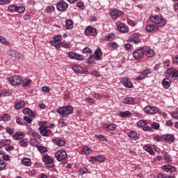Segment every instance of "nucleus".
Masks as SVG:
<instances>
[{
  "label": "nucleus",
  "mask_w": 178,
  "mask_h": 178,
  "mask_svg": "<svg viewBox=\"0 0 178 178\" xmlns=\"http://www.w3.org/2000/svg\"><path fill=\"white\" fill-rule=\"evenodd\" d=\"M149 20L154 23L157 27H165L168 23V20L163 17V15H154L149 17Z\"/></svg>",
  "instance_id": "f257e3e1"
},
{
  "label": "nucleus",
  "mask_w": 178,
  "mask_h": 178,
  "mask_svg": "<svg viewBox=\"0 0 178 178\" xmlns=\"http://www.w3.org/2000/svg\"><path fill=\"white\" fill-rule=\"evenodd\" d=\"M73 106L68 105L65 106L60 107L57 111V113L62 116V118H67L69 115H72L73 113Z\"/></svg>",
  "instance_id": "f03ea898"
},
{
  "label": "nucleus",
  "mask_w": 178,
  "mask_h": 178,
  "mask_svg": "<svg viewBox=\"0 0 178 178\" xmlns=\"http://www.w3.org/2000/svg\"><path fill=\"white\" fill-rule=\"evenodd\" d=\"M144 47H138L132 53V56L136 60H140L144 58Z\"/></svg>",
  "instance_id": "7ed1b4c3"
},
{
  "label": "nucleus",
  "mask_w": 178,
  "mask_h": 178,
  "mask_svg": "<svg viewBox=\"0 0 178 178\" xmlns=\"http://www.w3.org/2000/svg\"><path fill=\"white\" fill-rule=\"evenodd\" d=\"M42 161L44 163V165L47 168H54L55 166V163H54V159L51 158L49 155L44 154L42 157Z\"/></svg>",
  "instance_id": "20e7f679"
},
{
  "label": "nucleus",
  "mask_w": 178,
  "mask_h": 178,
  "mask_svg": "<svg viewBox=\"0 0 178 178\" xmlns=\"http://www.w3.org/2000/svg\"><path fill=\"white\" fill-rule=\"evenodd\" d=\"M22 80H23L22 76L19 75H14L13 76L9 78L8 81L11 86H20Z\"/></svg>",
  "instance_id": "39448f33"
},
{
  "label": "nucleus",
  "mask_w": 178,
  "mask_h": 178,
  "mask_svg": "<svg viewBox=\"0 0 178 178\" xmlns=\"http://www.w3.org/2000/svg\"><path fill=\"white\" fill-rule=\"evenodd\" d=\"M84 34L87 37L91 35L92 37H97L98 33L97 32V29L91 26H87L84 31Z\"/></svg>",
  "instance_id": "423d86ee"
},
{
  "label": "nucleus",
  "mask_w": 178,
  "mask_h": 178,
  "mask_svg": "<svg viewBox=\"0 0 178 178\" xmlns=\"http://www.w3.org/2000/svg\"><path fill=\"white\" fill-rule=\"evenodd\" d=\"M145 113H147L148 115H156L158 113L159 109H158L156 106H147L143 108Z\"/></svg>",
  "instance_id": "0eeeda50"
},
{
  "label": "nucleus",
  "mask_w": 178,
  "mask_h": 178,
  "mask_svg": "<svg viewBox=\"0 0 178 178\" xmlns=\"http://www.w3.org/2000/svg\"><path fill=\"white\" fill-rule=\"evenodd\" d=\"M60 41H62V35L58 34L53 38V40L50 41L51 45L55 48H59Z\"/></svg>",
  "instance_id": "6e6552de"
},
{
  "label": "nucleus",
  "mask_w": 178,
  "mask_h": 178,
  "mask_svg": "<svg viewBox=\"0 0 178 178\" xmlns=\"http://www.w3.org/2000/svg\"><path fill=\"white\" fill-rule=\"evenodd\" d=\"M55 156L59 162L60 161H63V159H66L67 158V153L65 150H58Z\"/></svg>",
  "instance_id": "1a4fd4ad"
},
{
  "label": "nucleus",
  "mask_w": 178,
  "mask_h": 178,
  "mask_svg": "<svg viewBox=\"0 0 178 178\" xmlns=\"http://www.w3.org/2000/svg\"><path fill=\"white\" fill-rule=\"evenodd\" d=\"M140 37L141 35H140L138 33H136L131 35L129 40L130 42H134V44H140V41H141Z\"/></svg>",
  "instance_id": "9d476101"
},
{
  "label": "nucleus",
  "mask_w": 178,
  "mask_h": 178,
  "mask_svg": "<svg viewBox=\"0 0 178 178\" xmlns=\"http://www.w3.org/2000/svg\"><path fill=\"white\" fill-rule=\"evenodd\" d=\"M104 54L102 53V50L101 48L98 47L94 52L93 54H91V56H93V59L95 60H102V55Z\"/></svg>",
  "instance_id": "9b49d317"
},
{
  "label": "nucleus",
  "mask_w": 178,
  "mask_h": 178,
  "mask_svg": "<svg viewBox=\"0 0 178 178\" xmlns=\"http://www.w3.org/2000/svg\"><path fill=\"white\" fill-rule=\"evenodd\" d=\"M56 8L58 10L62 12L63 10H67V8H69V5L65 1L61 0L57 3Z\"/></svg>",
  "instance_id": "f8f14e48"
},
{
  "label": "nucleus",
  "mask_w": 178,
  "mask_h": 178,
  "mask_svg": "<svg viewBox=\"0 0 178 178\" xmlns=\"http://www.w3.org/2000/svg\"><path fill=\"white\" fill-rule=\"evenodd\" d=\"M110 13L112 19H118V17H120L124 13L118 8H113Z\"/></svg>",
  "instance_id": "ddd939ff"
},
{
  "label": "nucleus",
  "mask_w": 178,
  "mask_h": 178,
  "mask_svg": "<svg viewBox=\"0 0 178 178\" xmlns=\"http://www.w3.org/2000/svg\"><path fill=\"white\" fill-rule=\"evenodd\" d=\"M143 48L145 49H143L144 54H145L147 58H152L155 56V51H154V49L149 48L148 46H144Z\"/></svg>",
  "instance_id": "4468645a"
},
{
  "label": "nucleus",
  "mask_w": 178,
  "mask_h": 178,
  "mask_svg": "<svg viewBox=\"0 0 178 178\" xmlns=\"http://www.w3.org/2000/svg\"><path fill=\"white\" fill-rule=\"evenodd\" d=\"M39 131L43 137H49L51 136V134L52 133V131L51 129H48L47 127H39Z\"/></svg>",
  "instance_id": "2eb2a0df"
},
{
  "label": "nucleus",
  "mask_w": 178,
  "mask_h": 178,
  "mask_svg": "<svg viewBox=\"0 0 178 178\" xmlns=\"http://www.w3.org/2000/svg\"><path fill=\"white\" fill-rule=\"evenodd\" d=\"M8 54L9 56H11V58H17V59L22 58L23 55H22L19 51H17L16 49H11L8 51Z\"/></svg>",
  "instance_id": "dca6fc26"
},
{
  "label": "nucleus",
  "mask_w": 178,
  "mask_h": 178,
  "mask_svg": "<svg viewBox=\"0 0 178 178\" xmlns=\"http://www.w3.org/2000/svg\"><path fill=\"white\" fill-rule=\"evenodd\" d=\"M68 55L71 59H75L76 60H83L84 59L81 54H78L74 51H70Z\"/></svg>",
  "instance_id": "f3484780"
},
{
  "label": "nucleus",
  "mask_w": 178,
  "mask_h": 178,
  "mask_svg": "<svg viewBox=\"0 0 178 178\" xmlns=\"http://www.w3.org/2000/svg\"><path fill=\"white\" fill-rule=\"evenodd\" d=\"M121 83L124 84L126 88H133V83H131V80H130L128 77H124L121 79Z\"/></svg>",
  "instance_id": "a211bd4d"
},
{
  "label": "nucleus",
  "mask_w": 178,
  "mask_h": 178,
  "mask_svg": "<svg viewBox=\"0 0 178 178\" xmlns=\"http://www.w3.org/2000/svg\"><path fill=\"white\" fill-rule=\"evenodd\" d=\"M117 29L120 33L124 34L126 33H129V26L124 23H120L118 25Z\"/></svg>",
  "instance_id": "6ab92c4d"
},
{
  "label": "nucleus",
  "mask_w": 178,
  "mask_h": 178,
  "mask_svg": "<svg viewBox=\"0 0 178 178\" xmlns=\"http://www.w3.org/2000/svg\"><path fill=\"white\" fill-rule=\"evenodd\" d=\"M72 69L74 73H78L79 74H84V73L86 74L84 68L79 65H73Z\"/></svg>",
  "instance_id": "aec40b11"
},
{
  "label": "nucleus",
  "mask_w": 178,
  "mask_h": 178,
  "mask_svg": "<svg viewBox=\"0 0 178 178\" xmlns=\"http://www.w3.org/2000/svg\"><path fill=\"white\" fill-rule=\"evenodd\" d=\"M145 29L147 33H156V31L159 30L158 26L154 24H148L146 26Z\"/></svg>",
  "instance_id": "412c9836"
},
{
  "label": "nucleus",
  "mask_w": 178,
  "mask_h": 178,
  "mask_svg": "<svg viewBox=\"0 0 178 178\" xmlns=\"http://www.w3.org/2000/svg\"><path fill=\"white\" fill-rule=\"evenodd\" d=\"M13 140H15L16 141H17L19 140H23V138H24V134L22 131H17L13 136Z\"/></svg>",
  "instance_id": "4be33fe9"
},
{
  "label": "nucleus",
  "mask_w": 178,
  "mask_h": 178,
  "mask_svg": "<svg viewBox=\"0 0 178 178\" xmlns=\"http://www.w3.org/2000/svg\"><path fill=\"white\" fill-rule=\"evenodd\" d=\"M128 137H129V138H131V140H134L135 141L140 138V136H138V134H137L136 131H131L128 134Z\"/></svg>",
  "instance_id": "5701e85b"
},
{
  "label": "nucleus",
  "mask_w": 178,
  "mask_h": 178,
  "mask_svg": "<svg viewBox=\"0 0 178 178\" xmlns=\"http://www.w3.org/2000/svg\"><path fill=\"white\" fill-rule=\"evenodd\" d=\"M163 169L165 172H170V173H175L176 172V167L170 165H164Z\"/></svg>",
  "instance_id": "b1692460"
},
{
  "label": "nucleus",
  "mask_w": 178,
  "mask_h": 178,
  "mask_svg": "<svg viewBox=\"0 0 178 178\" xmlns=\"http://www.w3.org/2000/svg\"><path fill=\"white\" fill-rule=\"evenodd\" d=\"M26 105V102L24 101H20V102H15V105H14V108L15 109H22L23 108H24Z\"/></svg>",
  "instance_id": "393cba45"
},
{
  "label": "nucleus",
  "mask_w": 178,
  "mask_h": 178,
  "mask_svg": "<svg viewBox=\"0 0 178 178\" xmlns=\"http://www.w3.org/2000/svg\"><path fill=\"white\" fill-rule=\"evenodd\" d=\"M161 83L165 90H168V88L170 87V79H169L168 78L164 79Z\"/></svg>",
  "instance_id": "a878e982"
},
{
  "label": "nucleus",
  "mask_w": 178,
  "mask_h": 178,
  "mask_svg": "<svg viewBox=\"0 0 178 178\" xmlns=\"http://www.w3.org/2000/svg\"><path fill=\"white\" fill-rule=\"evenodd\" d=\"M163 138L167 143H173L175 141V135H164Z\"/></svg>",
  "instance_id": "bb28decb"
},
{
  "label": "nucleus",
  "mask_w": 178,
  "mask_h": 178,
  "mask_svg": "<svg viewBox=\"0 0 178 178\" xmlns=\"http://www.w3.org/2000/svg\"><path fill=\"white\" fill-rule=\"evenodd\" d=\"M54 143L56 145H57V147H65L66 144V142H65V140L58 138L54 140Z\"/></svg>",
  "instance_id": "cd10ccee"
},
{
  "label": "nucleus",
  "mask_w": 178,
  "mask_h": 178,
  "mask_svg": "<svg viewBox=\"0 0 178 178\" xmlns=\"http://www.w3.org/2000/svg\"><path fill=\"white\" fill-rule=\"evenodd\" d=\"M21 163L24 166H31V160L29 158H24L21 161Z\"/></svg>",
  "instance_id": "c85d7f7f"
},
{
  "label": "nucleus",
  "mask_w": 178,
  "mask_h": 178,
  "mask_svg": "<svg viewBox=\"0 0 178 178\" xmlns=\"http://www.w3.org/2000/svg\"><path fill=\"white\" fill-rule=\"evenodd\" d=\"M91 152H92V149H91V148H90L88 146H86L85 147H83V150L81 151V154L83 155H90V154H91Z\"/></svg>",
  "instance_id": "c756f323"
},
{
  "label": "nucleus",
  "mask_w": 178,
  "mask_h": 178,
  "mask_svg": "<svg viewBox=\"0 0 178 178\" xmlns=\"http://www.w3.org/2000/svg\"><path fill=\"white\" fill-rule=\"evenodd\" d=\"M118 116H120V118H130V116H131V113L128 111L120 112Z\"/></svg>",
  "instance_id": "7c9ffc66"
},
{
  "label": "nucleus",
  "mask_w": 178,
  "mask_h": 178,
  "mask_svg": "<svg viewBox=\"0 0 178 178\" xmlns=\"http://www.w3.org/2000/svg\"><path fill=\"white\" fill-rule=\"evenodd\" d=\"M73 20L72 19H67L65 22V26H66V29L67 30H72V29H73Z\"/></svg>",
  "instance_id": "2f4dec72"
},
{
  "label": "nucleus",
  "mask_w": 178,
  "mask_h": 178,
  "mask_svg": "<svg viewBox=\"0 0 178 178\" xmlns=\"http://www.w3.org/2000/svg\"><path fill=\"white\" fill-rule=\"evenodd\" d=\"M143 149H145V151H147V152H149L150 155H155V152H154L152 147H151V146L148 145H145L143 147Z\"/></svg>",
  "instance_id": "473e14b6"
},
{
  "label": "nucleus",
  "mask_w": 178,
  "mask_h": 178,
  "mask_svg": "<svg viewBox=\"0 0 178 178\" xmlns=\"http://www.w3.org/2000/svg\"><path fill=\"white\" fill-rule=\"evenodd\" d=\"M122 102H123V104L131 105V104H134V98L126 97L122 100Z\"/></svg>",
  "instance_id": "72a5a7b5"
},
{
  "label": "nucleus",
  "mask_w": 178,
  "mask_h": 178,
  "mask_svg": "<svg viewBox=\"0 0 178 178\" xmlns=\"http://www.w3.org/2000/svg\"><path fill=\"white\" fill-rule=\"evenodd\" d=\"M21 83L22 87H29L31 84V79H24Z\"/></svg>",
  "instance_id": "f704fd0d"
},
{
  "label": "nucleus",
  "mask_w": 178,
  "mask_h": 178,
  "mask_svg": "<svg viewBox=\"0 0 178 178\" xmlns=\"http://www.w3.org/2000/svg\"><path fill=\"white\" fill-rule=\"evenodd\" d=\"M106 161V157L104 155L96 156V161L102 163V162H105Z\"/></svg>",
  "instance_id": "c9c22d12"
},
{
  "label": "nucleus",
  "mask_w": 178,
  "mask_h": 178,
  "mask_svg": "<svg viewBox=\"0 0 178 178\" xmlns=\"http://www.w3.org/2000/svg\"><path fill=\"white\" fill-rule=\"evenodd\" d=\"M17 5H10L8 6V9L10 13H15L17 11Z\"/></svg>",
  "instance_id": "e433bc0d"
},
{
  "label": "nucleus",
  "mask_w": 178,
  "mask_h": 178,
  "mask_svg": "<svg viewBox=\"0 0 178 178\" xmlns=\"http://www.w3.org/2000/svg\"><path fill=\"white\" fill-rule=\"evenodd\" d=\"M104 40L108 42L113 41V40H115V33H109L107 36L105 37Z\"/></svg>",
  "instance_id": "4c0bfd02"
},
{
  "label": "nucleus",
  "mask_w": 178,
  "mask_h": 178,
  "mask_svg": "<svg viewBox=\"0 0 178 178\" xmlns=\"http://www.w3.org/2000/svg\"><path fill=\"white\" fill-rule=\"evenodd\" d=\"M3 97H12V90L4 89L2 92Z\"/></svg>",
  "instance_id": "58836bf2"
},
{
  "label": "nucleus",
  "mask_w": 178,
  "mask_h": 178,
  "mask_svg": "<svg viewBox=\"0 0 178 178\" xmlns=\"http://www.w3.org/2000/svg\"><path fill=\"white\" fill-rule=\"evenodd\" d=\"M0 44H3V45H6V47L10 45V42L7 41L3 36H0Z\"/></svg>",
  "instance_id": "ea45409f"
},
{
  "label": "nucleus",
  "mask_w": 178,
  "mask_h": 178,
  "mask_svg": "<svg viewBox=\"0 0 178 178\" xmlns=\"http://www.w3.org/2000/svg\"><path fill=\"white\" fill-rule=\"evenodd\" d=\"M116 127H118V126L116 125V124L111 123V124H109L106 127V129L107 130H110L111 131H113L116 130Z\"/></svg>",
  "instance_id": "a19ab883"
},
{
  "label": "nucleus",
  "mask_w": 178,
  "mask_h": 178,
  "mask_svg": "<svg viewBox=\"0 0 178 178\" xmlns=\"http://www.w3.org/2000/svg\"><path fill=\"white\" fill-rule=\"evenodd\" d=\"M151 73H152V70L151 68H145L142 72V74H143L145 77H148V74H151Z\"/></svg>",
  "instance_id": "79ce46f5"
},
{
  "label": "nucleus",
  "mask_w": 178,
  "mask_h": 178,
  "mask_svg": "<svg viewBox=\"0 0 178 178\" xmlns=\"http://www.w3.org/2000/svg\"><path fill=\"white\" fill-rule=\"evenodd\" d=\"M26 11V7L23 6H17V13H24V12Z\"/></svg>",
  "instance_id": "37998d69"
},
{
  "label": "nucleus",
  "mask_w": 178,
  "mask_h": 178,
  "mask_svg": "<svg viewBox=\"0 0 178 178\" xmlns=\"http://www.w3.org/2000/svg\"><path fill=\"white\" fill-rule=\"evenodd\" d=\"M29 144L32 146V147H38V140H37V139L35 138H32L29 141Z\"/></svg>",
  "instance_id": "c03bdc74"
},
{
  "label": "nucleus",
  "mask_w": 178,
  "mask_h": 178,
  "mask_svg": "<svg viewBox=\"0 0 178 178\" xmlns=\"http://www.w3.org/2000/svg\"><path fill=\"white\" fill-rule=\"evenodd\" d=\"M95 60L93 58V56H89L88 58V65H95L97 63H95Z\"/></svg>",
  "instance_id": "a18cd8bd"
},
{
  "label": "nucleus",
  "mask_w": 178,
  "mask_h": 178,
  "mask_svg": "<svg viewBox=\"0 0 178 178\" xmlns=\"http://www.w3.org/2000/svg\"><path fill=\"white\" fill-rule=\"evenodd\" d=\"M39 152H40V154H45V152H48V149H47V147H43V146H38L37 147Z\"/></svg>",
  "instance_id": "49530a36"
},
{
  "label": "nucleus",
  "mask_w": 178,
  "mask_h": 178,
  "mask_svg": "<svg viewBox=\"0 0 178 178\" xmlns=\"http://www.w3.org/2000/svg\"><path fill=\"white\" fill-rule=\"evenodd\" d=\"M164 159L168 163H172V158L170 157V154L166 152L164 156Z\"/></svg>",
  "instance_id": "de8ad7c7"
},
{
  "label": "nucleus",
  "mask_w": 178,
  "mask_h": 178,
  "mask_svg": "<svg viewBox=\"0 0 178 178\" xmlns=\"http://www.w3.org/2000/svg\"><path fill=\"white\" fill-rule=\"evenodd\" d=\"M147 124V121L140 120L137 122L138 127H144Z\"/></svg>",
  "instance_id": "09e8293b"
},
{
  "label": "nucleus",
  "mask_w": 178,
  "mask_h": 178,
  "mask_svg": "<svg viewBox=\"0 0 178 178\" xmlns=\"http://www.w3.org/2000/svg\"><path fill=\"white\" fill-rule=\"evenodd\" d=\"M79 173L81 176H83V175H86L88 173V169H87V168H82L79 170Z\"/></svg>",
  "instance_id": "8fccbe9b"
},
{
  "label": "nucleus",
  "mask_w": 178,
  "mask_h": 178,
  "mask_svg": "<svg viewBox=\"0 0 178 178\" xmlns=\"http://www.w3.org/2000/svg\"><path fill=\"white\" fill-rule=\"evenodd\" d=\"M3 119V122H9L10 120V115L6 113L3 116H1Z\"/></svg>",
  "instance_id": "3c124183"
},
{
  "label": "nucleus",
  "mask_w": 178,
  "mask_h": 178,
  "mask_svg": "<svg viewBox=\"0 0 178 178\" xmlns=\"http://www.w3.org/2000/svg\"><path fill=\"white\" fill-rule=\"evenodd\" d=\"M173 72H175V69L173 68L167 69L166 70L167 77H170V76H172V75L173 74Z\"/></svg>",
  "instance_id": "603ef678"
},
{
  "label": "nucleus",
  "mask_w": 178,
  "mask_h": 178,
  "mask_svg": "<svg viewBox=\"0 0 178 178\" xmlns=\"http://www.w3.org/2000/svg\"><path fill=\"white\" fill-rule=\"evenodd\" d=\"M171 77H172V79L174 80H177V79H178V70H177L174 69V71L172 72V75H171Z\"/></svg>",
  "instance_id": "864d4df0"
},
{
  "label": "nucleus",
  "mask_w": 178,
  "mask_h": 178,
  "mask_svg": "<svg viewBox=\"0 0 178 178\" xmlns=\"http://www.w3.org/2000/svg\"><path fill=\"white\" fill-rule=\"evenodd\" d=\"M42 91L46 94H49L51 88H49V86H43L42 87Z\"/></svg>",
  "instance_id": "5fc2aeb1"
},
{
  "label": "nucleus",
  "mask_w": 178,
  "mask_h": 178,
  "mask_svg": "<svg viewBox=\"0 0 178 178\" xmlns=\"http://www.w3.org/2000/svg\"><path fill=\"white\" fill-rule=\"evenodd\" d=\"M6 133H8V134H10V136H12V134H13L15 133V129L13 128H10V127H6Z\"/></svg>",
  "instance_id": "6e6d98bb"
},
{
  "label": "nucleus",
  "mask_w": 178,
  "mask_h": 178,
  "mask_svg": "<svg viewBox=\"0 0 178 178\" xmlns=\"http://www.w3.org/2000/svg\"><path fill=\"white\" fill-rule=\"evenodd\" d=\"M127 23H128L129 26H131V27H135V26H137V22L136 21L129 19Z\"/></svg>",
  "instance_id": "4d7b16f0"
},
{
  "label": "nucleus",
  "mask_w": 178,
  "mask_h": 178,
  "mask_svg": "<svg viewBox=\"0 0 178 178\" xmlns=\"http://www.w3.org/2000/svg\"><path fill=\"white\" fill-rule=\"evenodd\" d=\"M6 168V165L5 164V161L3 160L0 159V170H3Z\"/></svg>",
  "instance_id": "13d9d810"
},
{
  "label": "nucleus",
  "mask_w": 178,
  "mask_h": 178,
  "mask_svg": "<svg viewBox=\"0 0 178 178\" xmlns=\"http://www.w3.org/2000/svg\"><path fill=\"white\" fill-rule=\"evenodd\" d=\"M85 101L86 102H88V104H95V99H92V98H90V97H86L85 99Z\"/></svg>",
  "instance_id": "bf43d9fd"
},
{
  "label": "nucleus",
  "mask_w": 178,
  "mask_h": 178,
  "mask_svg": "<svg viewBox=\"0 0 178 178\" xmlns=\"http://www.w3.org/2000/svg\"><path fill=\"white\" fill-rule=\"evenodd\" d=\"M24 122H26V123L30 124V123H31L33 122V118H30V117H29L27 115H25L24 117Z\"/></svg>",
  "instance_id": "052dcab7"
},
{
  "label": "nucleus",
  "mask_w": 178,
  "mask_h": 178,
  "mask_svg": "<svg viewBox=\"0 0 178 178\" xmlns=\"http://www.w3.org/2000/svg\"><path fill=\"white\" fill-rule=\"evenodd\" d=\"M110 47H111L113 49H118V48H119V44H118L116 42H113L110 44Z\"/></svg>",
  "instance_id": "680f3d73"
},
{
  "label": "nucleus",
  "mask_w": 178,
  "mask_h": 178,
  "mask_svg": "<svg viewBox=\"0 0 178 178\" xmlns=\"http://www.w3.org/2000/svg\"><path fill=\"white\" fill-rule=\"evenodd\" d=\"M20 145L22 147H27L29 145V143L27 142V139H24L20 141Z\"/></svg>",
  "instance_id": "e2e57ef3"
},
{
  "label": "nucleus",
  "mask_w": 178,
  "mask_h": 178,
  "mask_svg": "<svg viewBox=\"0 0 178 178\" xmlns=\"http://www.w3.org/2000/svg\"><path fill=\"white\" fill-rule=\"evenodd\" d=\"M28 115L29 118H32L33 119H35V117L37 116V114H35V113H34V111L32 110L29 111Z\"/></svg>",
  "instance_id": "0e129e2a"
},
{
  "label": "nucleus",
  "mask_w": 178,
  "mask_h": 178,
  "mask_svg": "<svg viewBox=\"0 0 178 178\" xmlns=\"http://www.w3.org/2000/svg\"><path fill=\"white\" fill-rule=\"evenodd\" d=\"M46 10L48 13H51V12L55 10V7H54V6H49L47 8Z\"/></svg>",
  "instance_id": "69168bd1"
},
{
  "label": "nucleus",
  "mask_w": 178,
  "mask_h": 178,
  "mask_svg": "<svg viewBox=\"0 0 178 178\" xmlns=\"http://www.w3.org/2000/svg\"><path fill=\"white\" fill-rule=\"evenodd\" d=\"M10 0H0V5H9Z\"/></svg>",
  "instance_id": "338daca9"
},
{
  "label": "nucleus",
  "mask_w": 178,
  "mask_h": 178,
  "mask_svg": "<svg viewBox=\"0 0 178 178\" xmlns=\"http://www.w3.org/2000/svg\"><path fill=\"white\" fill-rule=\"evenodd\" d=\"M171 116H172V118H173V119L178 120V110L172 112L171 113Z\"/></svg>",
  "instance_id": "774afa93"
}]
</instances>
